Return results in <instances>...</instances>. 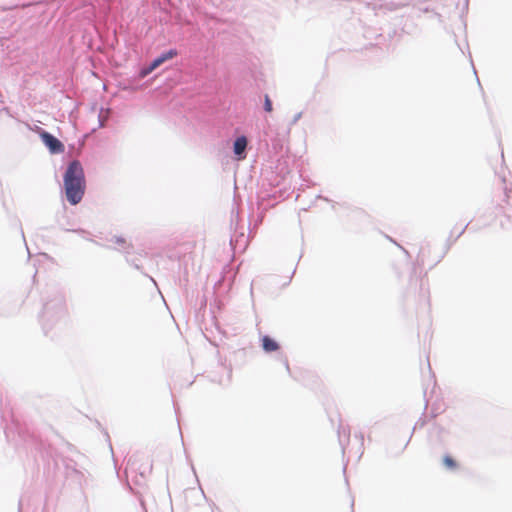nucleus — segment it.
Listing matches in <instances>:
<instances>
[{
    "label": "nucleus",
    "mask_w": 512,
    "mask_h": 512,
    "mask_svg": "<svg viewBox=\"0 0 512 512\" xmlns=\"http://www.w3.org/2000/svg\"><path fill=\"white\" fill-rule=\"evenodd\" d=\"M66 198L70 204H78L85 193L86 183L84 170L79 161H72L64 174Z\"/></svg>",
    "instance_id": "f257e3e1"
},
{
    "label": "nucleus",
    "mask_w": 512,
    "mask_h": 512,
    "mask_svg": "<svg viewBox=\"0 0 512 512\" xmlns=\"http://www.w3.org/2000/svg\"><path fill=\"white\" fill-rule=\"evenodd\" d=\"M247 146V139L244 136L238 137L234 142V153L242 155Z\"/></svg>",
    "instance_id": "20e7f679"
},
{
    "label": "nucleus",
    "mask_w": 512,
    "mask_h": 512,
    "mask_svg": "<svg viewBox=\"0 0 512 512\" xmlns=\"http://www.w3.org/2000/svg\"><path fill=\"white\" fill-rule=\"evenodd\" d=\"M39 135L41 140L48 147L51 153L56 154L64 152V145L56 137H54L53 135L44 130H40Z\"/></svg>",
    "instance_id": "f03ea898"
},
{
    "label": "nucleus",
    "mask_w": 512,
    "mask_h": 512,
    "mask_svg": "<svg viewBox=\"0 0 512 512\" xmlns=\"http://www.w3.org/2000/svg\"><path fill=\"white\" fill-rule=\"evenodd\" d=\"M262 347L266 352H274L279 349L278 343L269 336L262 338Z\"/></svg>",
    "instance_id": "7ed1b4c3"
},
{
    "label": "nucleus",
    "mask_w": 512,
    "mask_h": 512,
    "mask_svg": "<svg viewBox=\"0 0 512 512\" xmlns=\"http://www.w3.org/2000/svg\"><path fill=\"white\" fill-rule=\"evenodd\" d=\"M264 110L268 113L273 111L272 101L267 94L264 96Z\"/></svg>",
    "instance_id": "0eeeda50"
},
{
    "label": "nucleus",
    "mask_w": 512,
    "mask_h": 512,
    "mask_svg": "<svg viewBox=\"0 0 512 512\" xmlns=\"http://www.w3.org/2000/svg\"><path fill=\"white\" fill-rule=\"evenodd\" d=\"M154 70L155 69H152V64H150L147 68H144L140 71V77L144 78Z\"/></svg>",
    "instance_id": "6e6552de"
},
{
    "label": "nucleus",
    "mask_w": 512,
    "mask_h": 512,
    "mask_svg": "<svg viewBox=\"0 0 512 512\" xmlns=\"http://www.w3.org/2000/svg\"><path fill=\"white\" fill-rule=\"evenodd\" d=\"M154 70L155 69H152V64H150L147 68H144L140 71V77L144 78Z\"/></svg>",
    "instance_id": "1a4fd4ad"
},
{
    "label": "nucleus",
    "mask_w": 512,
    "mask_h": 512,
    "mask_svg": "<svg viewBox=\"0 0 512 512\" xmlns=\"http://www.w3.org/2000/svg\"><path fill=\"white\" fill-rule=\"evenodd\" d=\"M443 463L448 469H455L457 467L456 461L449 455L444 456Z\"/></svg>",
    "instance_id": "39448f33"
},
{
    "label": "nucleus",
    "mask_w": 512,
    "mask_h": 512,
    "mask_svg": "<svg viewBox=\"0 0 512 512\" xmlns=\"http://www.w3.org/2000/svg\"><path fill=\"white\" fill-rule=\"evenodd\" d=\"M175 56H177V51L174 50V49H171V50L163 53L162 55H160V57L163 60V62H166V61L174 58Z\"/></svg>",
    "instance_id": "423d86ee"
},
{
    "label": "nucleus",
    "mask_w": 512,
    "mask_h": 512,
    "mask_svg": "<svg viewBox=\"0 0 512 512\" xmlns=\"http://www.w3.org/2000/svg\"><path fill=\"white\" fill-rule=\"evenodd\" d=\"M163 63H164V62H163V60L161 59V57H160V56H159V57H157V58H155V59L151 62V64H152V69H156V68H158V67H159L160 65H162Z\"/></svg>",
    "instance_id": "9d476101"
}]
</instances>
